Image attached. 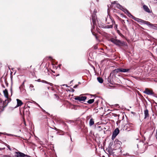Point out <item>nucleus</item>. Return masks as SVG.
<instances>
[{"label": "nucleus", "instance_id": "nucleus-21", "mask_svg": "<svg viewBox=\"0 0 157 157\" xmlns=\"http://www.w3.org/2000/svg\"><path fill=\"white\" fill-rule=\"evenodd\" d=\"M113 26L111 25H106L105 26V28L106 29H109L112 28Z\"/></svg>", "mask_w": 157, "mask_h": 157}, {"label": "nucleus", "instance_id": "nucleus-3", "mask_svg": "<svg viewBox=\"0 0 157 157\" xmlns=\"http://www.w3.org/2000/svg\"><path fill=\"white\" fill-rule=\"evenodd\" d=\"M86 98V97L83 96L82 95H81L79 96H75L74 98L75 100L78 101L80 102L81 101H85Z\"/></svg>", "mask_w": 157, "mask_h": 157}, {"label": "nucleus", "instance_id": "nucleus-1", "mask_svg": "<svg viewBox=\"0 0 157 157\" xmlns=\"http://www.w3.org/2000/svg\"><path fill=\"white\" fill-rule=\"evenodd\" d=\"M124 12L125 13H127V15L129 17H131L134 20L137 21L140 24H143V22H144V20L134 17L130 13L128 10L126 9L124 10Z\"/></svg>", "mask_w": 157, "mask_h": 157}, {"label": "nucleus", "instance_id": "nucleus-32", "mask_svg": "<svg viewBox=\"0 0 157 157\" xmlns=\"http://www.w3.org/2000/svg\"><path fill=\"white\" fill-rule=\"evenodd\" d=\"M35 102V104H37V105H38V104H37V103H36V102Z\"/></svg>", "mask_w": 157, "mask_h": 157}, {"label": "nucleus", "instance_id": "nucleus-5", "mask_svg": "<svg viewBox=\"0 0 157 157\" xmlns=\"http://www.w3.org/2000/svg\"><path fill=\"white\" fill-rule=\"evenodd\" d=\"M119 132V130L118 128H117L113 132L112 137V140H113L115 138Z\"/></svg>", "mask_w": 157, "mask_h": 157}, {"label": "nucleus", "instance_id": "nucleus-33", "mask_svg": "<svg viewBox=\"0 0 157 157\" xmlns=\"http://www.w3.org/2000/svg\"><path fill=\"white\" fill-rule=\"evenodd\" d=\"M116 140H115V141H114V143L115 144V143H116Z\"/></svg>", "mask_w": 157, "mask_h": 157}, {"label": "nucleus", "instance_id": "nucleus-8", "mask_svg": "<svg viewBox=\"0 0 157 157\" xmlns=\"http://www.w3.org/2000/svg\"><path fill=\"white\" fill-rule=\"evenodd\" d=\"M16 100L17 101V107L18 106H21L23 104V102H22L21 101L19 100V99H16Z\"/></svg>", "mask_w": 157, "mask_h": 157}, {"label": "nucleus", "instance_id": "nucleus-36", "mask_svg": "<svg viewBox=\"0 0 157 157\" xmlns=\"http://www.w3.org/2000/svg\"><path fill=\"white\" fill-rule=\"evenodd\" d=\"M8 147V148H9V149H10V148L9 147Z\"/></svg>", "mask_w": 157, "mask_h": 157}, {"label": "nucleus", "instance_id": "nucleus-38", "mask_svg": "<svg viewBox=\"0 0 157 157\" xmlns=\"http://www.w3.org/2000/svg\"><path fill=\"white\" fill-rule=\"evenodd\" d=\"M8 147V148H9V149H10V148L9 147Z\"/></svg>", "mask_w": 157, "mask_h": 157}, {"label": "nucleus", "instance_id": "nucleus-10", "mask_svg": "<svg viewBox=\"0 0 157 157\" xmlns=\"http://www.w3.org/2000/svg\"><path fill=\"white\" fill-rule=\"evenodd\" d=\"M144 114L145 115L144 119H146L147 117H149V114H148V111L147 109H146L144 110Z\"/></svg>", "mask_w": 157, "mask_h": 157}, {"label": "nucleus", "instance_id": "nucleus-22", "mask_svg": "<svg viewBox=\"0 0 157 157\" xmlns=\"http://www.w3.org/2000/svg\"><path fill=\"white\" fill-rule=\"evenodd\" d=\"M92 23L94 25L95 24L96 22V19L95 17H92Z\"/></svg>", "mask_w": 157, "mask_h": 157}, {"label": "nucleus", "instance_id": "nucleus-35", "mask_svg": "<svg viewBox=\"0 0 157 157\" xmlns=\"http://www.w3.org/2000/svg\"><path fill=\"white\" fill-rule=\"evenodd\" d=\"M8 147V148H9V149H10V148L9 147Z\"/></svg>", "mask_w": 157, "mask_h": 157}, {"label": "nucleus", "instance_id": "nucleus-34", "mask_svg": "<svg viewBox=\"0 0 157 157\" xmlns=\"http://www.w3.org/2000/svg\"><path fill=\"white\" fill-rule=\"evenodd\" d=\"M56 95H56V94H55V96H56Z\"/></svg>", "mask_w": 157, "mask_h": 157}, {"label": "nucleus", "instance_id": "nucleus-30", "mask_svg": "<svg viewBox=\"0 0 157 157\" xmlns=\"http://www.w3.org/2000/svg\"><path fill=\"white\" fill-rule=\"evenodd\" d=\"M115 27H116V28H117V25H115Z\"/></svg>", "mask_w": 157, "mask_h": 157}, {"label": "nucleus", "instance_id": "nucleus-2", "mask_svg": "<svg viewBox=\"0 0 157 157\" xmlns=\"http://www.w3.org/2000/svg\"><path fill=\"white\" fill-rule=\"evenodd\" d=\"M110 40L111 42L117 45L121 46L125 45V43L124 42H122L119 40L113 38L111 39Z\"/></svg>", "mask_w": 157, "mask_h": 157}, {"label": "nucleus", "instance_id": "nucleus-7", "mask_svg": "<svg viewBox=\"0 0 157 157\" xmlns=\"http://www.w3.org/2000/svg\"><path fill=\"white\" fill-rule=\"evenodd\" d=\"M144 93L148 95H152L154 94L152 91L149 90L147 88L145 89Z\"/></svg>", "mask_w": 157, "mask_h": 157}, {"label": "nucleus", "instance_id": "nucleus-9", "mask_svg": "<svg viewBox=\"0 0 157 157\" xmlns=\"http://www.w3.org/2000/svg\"><path fill=\"white\" fill-rule=\"evenodd\" d=\"M120 72H128L129 70V69H124L122 68H119Z\"/></svg>", "mask_w": 157, "mask_h": 157}, {"label": "nucleus", "instance_id": "nucleus-29", "mask_svg": "<svg viewBox=\"0 0 157 157\" xmlns=\"http://www.w3.org/2000/svg\"><path fill=\"white\" fill-rule=\"evenodd\" d=\"M10 91H11V94H12V89L11 88L10 89Z\"/></svg>", "mask_w": 157, "mask_h": 157}, {"label": "nucleus", "instance_id": "nucleus-17", "mask_svg": "<svg viewBox=\"0 0 157 157\" xmlns=\"http://www.w3.org/2000/svg\"><path fill=\"white\" fill-rule=\"evenodd\" d=\"M120 72L119 68L117 69H115L113 71V73L117 74V73Z\"/></svg>", "mask_w": 157, "mask_h": 157}, {"label": "nucleus", "instance_id": "nucleus-16", "mask_svg": "<svg viewBox=\"0 0 157 157\" xmlns=\"http://www.w3.org/2000/svg\"><path fill=\"white\" fill-rule=\"evenodd\" d=\"M97 80L100 83H102L103 82V79L101 77H99L97 78Z\"/></svg>", "mask_w": 157, "mask_h": 157}, {"label": "nucleus", "instance_id": "nucleus-4", "mask_svg": "<svg viewBox=\"0 0 157 157\" xmlns=\"http://www.w3.org/2000/svg\"><path fill=\"white\" fill-rule=\"evenodd\" d=\"M3 93L4 94V95L5 97L7 98V100H5V101L6 102V101H7V103H8L9 102H10L11 100V99L10 98H9L8 96V90L7 89H5L3 91Z\"/></svg>", "mask_w": 157, "mask_h": 157}, {"label": "nucleus", "instance_id": "nucleus-19", "mask_svg": "<svg viewBox=\"0 0 157 157\" xmlns=\"http://www.w3.org/2000/svg\"><path fill=\"white\" fill-rule=\"evenodd\" d=\"M29 88L31 90V91H34L35 90V89L34 88V86L32 84H30L29 86Z\"/></svg>", "mask_w": 157, "mask_h": 157}, {"label": "nucleus", "instance_id": "nucleus-31", "mask_svg": "<svg viewBox=\"0 0 157 157\" xmlns=\"http://www.w3.org/2000/svg\"><path fill=\"white\" fill-rule=\"evenodd\" d=\"M70 137H71V140H72V139L71 137V136H70Z\"/></svg>", "mask_w": 157, "mask_h": 157}, {"label": "nucleus", "instance_id": "nucleus-14", "mask_svg": "<svg viewBox=\"0 0 157 157\" xmlns=\"http://www.w3.org/2000/svg\"><path fill=\"white\" fill-rule=\"evenodd\" d=\"M157 25L156 24H152V25H151L150 27L153 29H157Z\"/></svg>", "mask_w": 157, "mask_h": 157}, {"label": "nucleus", "instance_id": "nucleus-6", "mask_svg": "<svg viewBox=\"0 0 157 157\" xmlns=\"http://www.w3.org/2000/svg\"><path fill=\"white\" fill-rule=\"evenodd\" d=\"M17 157H24L25 156H28L27 155H26L20 152H16Z\"/></svg>", "mask_w": 157, "mask_h": 157}, {"label": "nucleus", "instance_id": "nucleus-25", "mask_svg": "<svg viewBox=\"0 0 157 157\" xmlns=\"http://www.w3.org/2000/svg\"><path fill=\"white\" fill-rule=\"evenodd\" d=\"M117 141L119 142V143H117V144L116 143V144H115L116 145H117L118 146V147H120L121 146L120 143H121V142L118 141Z\"/></svg>", "mask_w": 157, "mask_h": 157}, {"label": "nucleus", "instance_id": "nucleus-18", "mask_svg": "<svg viewBox=\"0 0 157 157\" xmlns=\"http://www.w3.org/2000/svg\"><path fill=\"white\" fill-rule=\"evenodd\" d=\"M42 82H43V83H47V84H48L49 85H50L51 86H52L53 85V84L52 83H50V82H49L45 80H42L41 81Z\"/></svg>", "mask_w": 157, "mask_h": 157}, {"label": "nucleus", "instance_id": "nucleus-11", "mask_svg": "<svg viewBox=\"0 0 157 157\" xmlns=\"http://www.w3.org/2000/svg\"><path fill=\"white\" fill-rule=\"evenodd\" d=\"M143 8L148 13L150 12V10L149 9L147 6L144 5L143 6Z\"/></svg>", "mask_w": 157, "mask_h": 157}, {"label": "nucleus", "instance_id": "nucleus-15", "mask_svg": "<svg viewBox=\"0 0 157 157\" xmlns=\"http://www.w3.org/2000/svg\"><path fill=\"white\" fill-rule=\"evenodd\" d=\"M94 124V121L93 119L92 118L90 119L89 122V125L90 126H91L93 125Z\"/></svg>", "mask_w": 157, "mask_h": 157}, {"label": "nucleus", "instance_id": "nucleus-12", "mask_svg": "<svg viewBox=\"0 0 157 157\" xmlns=\"http://www.w3.org/2000/svg\"><path fill=\"white\" fill-rule=\"evenodd\" d=\"M20 91L21 93L23 94H25L26 92V90L24 89V87L23 86H21L19 87Z\"/></svg>", "mask_w": 157, "mask_h": 157}, {"label": "nucleus", "instance_id": "nucleus-28", "mask_svg": "<svg viewBox=\"0 0 157 157\" xmlns=\"http://www.w3.org/2000/svg\"><path fill=\"white\" fill-rule=\"evenodd\" d=\"M24 82H25V81H24L22 84V85L21 86H23V87L24 86Z\"/></svg>", "mask_w": 157, "mask_h": 157}, {"label": "nucleus", "instance_id": "nucleus-37", "mask_svg": "<svg viewBox=\"0 0 157 157\" xmlns=\"http://www.w3.org/2000/svg\"><path fill=\"white\" fill-rule=\"evenodd\" d=\"M8 147V148H9V149H10V148L9 147Z\"/></svg>", "mask_w": 157, "mask_h": 157}, {"label": "nucleus", "instance_id": "nucleus-23", "mask_svg": "<svg viewBox=\"0 0 157 157\" xmlns=\"http://www.w3.org/2000/svg\"><path fill=\"white\" fill-rule=\"evenodd\" d=\"M117 6L118 8L121 10H122V9H123L122 6L120 5L119 4H117Z\"/></svg>", "mask_w": 157, "mask_h": 157}, {"label": "nucleus", "instance_id": "nucleus-26", "mask_svg": "<svg viewBox=\"0 0 157 157\" xmlns=\"http://www.w3.org/2000/svg\"><path fill=\"white\" fill-rule=\"evenodd\" d=\"M78 86V85H75L74 86V88H77Z\"/></svg>", "mask_w": 157, "mask_h": 157}, {"label": "nucleus", "instance_id": "nucleus-24", "mask_svg": "<svg viewBox=\"0 0 157 157\" xmlns=\"http://www.w3.org/2000/svg\"><path fill=\"white\" fill-rule=\"evenodd\" d=\"M2 134L4 135H7V136H13V135L8 134L6 132L3 133Z\"/></svg>", "mask_w": 157, "mask_h": 157}, {"label": "nucleus", "instance_id": "nucleus-20", "mask_svg": "<svg viewBox=\"0 0 157 157\" xmlns=\"http://www.w3.org/2000/svg\"><path fill=\"white\" fill-rule=\"evenodd\" d=\"M94 101V99H90L87 101V103L89 104H91L93 103Z\"/></svg>", "mask_w": 157, "mask_h": 157}, {"label": "nucleus", "instance_id": "nucleus-27", "mask_svg": "<svg viewBox=\"0 0 157 157\" xmlns=\"http://www.w3.org/2000/svg\"><path fill=\"white\" fill-rule=\"evenodd\" d=\"M116 3V1H114L112 2V4H115Z\"/></svg>", "mask_w": 157, "mask_h": 157}, {"label": "nucleus", "instance_id": "nucleus-39", "mask_svg": "<svg viewBox=\"0 0 157 157\" xmlns=\"http://www.w3.org/2000/svg\"><path fill=\"white\" fill-rule=\"evenodd\" d=\"M24 124H25V122H24Z\"/></svg>", "mask_w": 157, "mask_h": 157}, {"label": "nucleus", "instance_id": "nucleus-13", "mask_svg": "<svg viewBox=\"0 0 157 157\" xmlns=\"http://www.w3.org/2000/svg\"><path fill=\"white\" fill-rule=\"evenodd\" d=\"M143 24H145L147 25L149 27H150L151 25H152V24L150 23V22L147 21H144V22H143Z\"/></svg>", "mask_w": 157, "mask_h": 157}, {"label": "nucleus", "instance_id": "nucleus-41", "mask_svg": "<svg viewBox=\"0 0 157 157\" xmlns=\"http://www.w3.org/2000/svg\"><path fill=\"white\" fill-rule=\"evenodd\" d=\"M154 157H156V156H155Z\"/></svg>", "mask_w": 157, "mask_h": 157}, {"label": "nucleus", "instance_id": "nucleus-40", "mask_svg": "<svg viewBox=\"0 0 157 157\" xmlns=\"http://www.w3.org/2000/svg\"><path fill=\"white\" fill-rule=\"evenodd\" d=\"M95 37H96V38H97V37L96 36H95Z\"/></svg>", "mask_w": 157, "mask_h": 157}]
</instances>
